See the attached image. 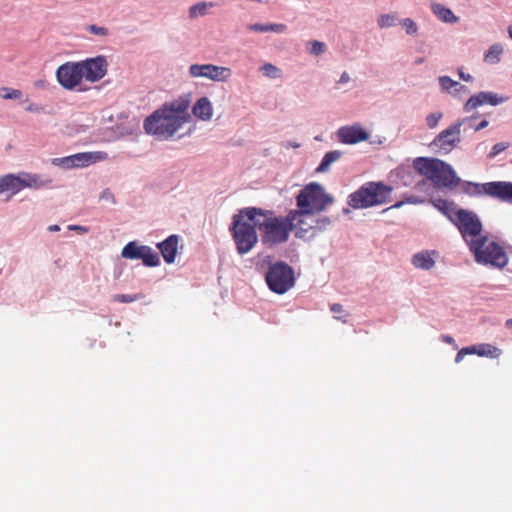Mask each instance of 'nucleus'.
<instances>
[{
  "instance_id": "f257e3e1",
  "label": "nucleus",
  "mask_w": 512,
  "mask_h": 512,
  "mask_svg": "<svg viewBox=\"0 0 512 512\" xmlns=\"http://www.w3.org/2000/svg\"><path fill=\"white\" fill-rule=\"evenodd\" d=\"M245 214L249 220L260 231L261 241L263 245L272 248L289 239L291 232V220L295 218L289 211L285 217H278L271 210H265L256 207H247Z\"/></svg>"
},
{
  "instance_id": "f03ea898",
  "label": "nucleus",
  "mask_w": 512,
  "mask_h": 512,
  "mask_svg": "<svg viewBox=\"0 0 512 512\" xmlns=\"http://www.w3.org/2000/svg\"><path fill=\"white\" fill-rule=\"evenodd\" d=\"M187 110L186 102L166 104L144 120V130L147 134L170 138L188 122L190 116Z\"/></svg>"
},
{
  "instance_id": "7ed1b4c3",
  "label": "nucleus",
  "mask_w": 512,
  "mask_h": 512,
  "mask_svg": "<svg viewBox=\"0 0 512 512\" xmlns=\"http://www.w3.org/2000/svg\"><path fill=\"white\" fill-rule=\"evenodd\" d=\"M413 167L438 189L453 190L460 183L453 168L440 159L418 157L413 161Z\"/></svg>"
},
{
  "instance_id": "20e7f679",
  "label": "nucleus",
  "mask_w": 512,
  "mask_h": 512,
  "mask_svg": "<svg viewBox=\"0 0 512 512\" xmlns=\"http://www.w3.org/2000/svg\"><path fill=\"white\" fill-rule=\"evenodd\" d=\"M334 202L332 195L326 193L324 187L311 182L305 185L296 196L297 209L290 210L294 217L304 214H319Z\"/></svg>"
},
{
  "instance_id": "39448f33",
  "label": "nucleus",
  "mask_w": 512,
  "mask_h": 512,
  "mask_svg": "<svg viewBox=\"0 0 512 512\" xmlns=\"http://www.w3.org/2000/svg\"><path fill=\"white\" fill-rule=\"evenodd\" d=\"M392 187L382 182H368L350 194L349 205L353 209H365L390 201Z\"/></svg>"
},
{
  "instance_id": "423d86ee",
  "label": "nucleus",
  "mask_w": 512,
  "mask_h": 512,
  "mask_svg": "<svg viewBox=\"0 0 512 512\" xmlns=\"http://www.w3.org/2000/svg\"><path fill=\"white\" fill-rule=\"evenodd\" d=\"M245 211H247V208L239 210L238 214L233 216L230 228L237 252L240 255L249 253L258 243L257 226L253 223V220L248 219Z\"/></svg>"
},
{
  "instance_id": "0eeeda50",
  "label": "nucleus",
  "mask_w": 512,
  "mask_h": 512,
  "mask_svg": "<svg viewBox=\"0 0 512 512\" xmlns=\"http://www.w3.org/2000/svg\"><path fill=\"white\" fill-rule=\"evenodd\" d=\"M469 250L478 264L501 269L508 263V256L504 248L486 235L478 241H472Z\"/></svg>"
},
{
  "instance_id": "6e6552de",
  "label": "nucleus",
  "mask_w": 512,
  "mask_h": 512,
  "mask_svg": "<svg viewBox=\"0 0 512 512\" xmlns=\"http://www.w3.org/2000/svg\"><path fill=\"white\" fill-rule=\"evenodd\" d=\"M463 191L469 196L488 195L512 204V182L493 181L487 183L466 182Z\"/></svg>"
},
{
  "instance_id": "1a4fd4ad",
  "label": "nucleus",
  "mask_w": 512,
  "mask_h": 512,
  "mask_svg": "<svg viewBox=\"0 0 512 512\" xmlns=\"http://www.w3.org/2000/svg\"><path fill=\"white\" fill-rule=\"evenodd\" d=\"M452 222L457 226L468 247H470L472 241H478L481 237H484L482 222L473 211L458 209Z\"/></svg>"
},
{
  "instance_id": "9d476101",
  "label": "nucleus",
  "mask_w": 512,
  "mask_h": 512,
  "mask_svg": "<svg viewBox=\"0 0 512 512\" xmlns=\"http://www.w3.org/2000/svg\"><path fill=\"white\" fill-rule=\"evenodd\" d=\"M294 271L284 262L270 266L266 274L268 287L275 293L283 294L294 285Z\"/></svg>"
},
{
  "instance_id": "9b49d317",
  "label": "nucleus",
  "mask_w": 512,
  "mask_h": 512,
  "mask_svg": "<svg viewBox=\"0 0 512 512\" xmlns=\"http://www.w3.org/2000/svg\"><path fill=\"white\" fill-rule=\"evenodd\" d=\"M469 121L463 118L441 131L431 142V146L439 153L447 154L451 152L461 142V127Z\"/></svg>"
},
{
  "instance_id": "f8f14e48",
  "label": "nucleus",
  "mask_w": 512,
  "mask_h": 512,
  "mask_svg": "<svg viewBox=\"0 0 512 512\" xmlns=\"http://www.w3.org/2000/svg\"><path fill=\"white\" fill-rule=\"evenodd\" d=\"M189 74L193 78H207L215 82H226L232 75L228 67L214 64H192L189 67Z\"/></svg>"
},
{
  "instance_id": "ddd939ff",
  "label": "nucleus",
  "mask_w": 512,
  "mask_h": 512,
  "mask_svg": "<svg viewBox=\"0 0 512 512\" xmlns=\"http://www.w3.org/2000/svg\"><path fill=\"white\" fill-rule=\"evenodd\" d=\"M58 82L66 89H73L83 79L80 62H66L58 67L56 72Z\"/></svg>"
},
{
  "instance_id": "4468645a",
  "label": "nucleus",
  "mask_w": 512,
  "mask_h": 512,
  "mask_svg": "<svg viewBox=\"0 0 512 512\" xmlns=\"http://www.w3.org/2000/svg\"><path fill=\"white\" fill-rule=\"evenodd\" d=\"M83 78L89 82L102 79L107 73V61L103 56L89 58L80 62Z\"/></svg>"
},
{
  "instance_id": "2eb2a0df",
  "label": "nucleus",
  "mask_w": 512,
  "mask_h": 512,
  "mask_svg": "<svg viewBox=\"0 0 512 512\" xmlns=\"http://www.w3.org/2000/svg\"><path fill=\"white\" fill-rule=\"evenodd\" d=\"M506 100L507 97H499L496 93L493 92H479L471 96L468 99V101L464 104V111L469 113L472 110L486 103L492 106H496L500 103L505 102Z\"/></svg>"
},
{
  "instance_id": "dca6fc26",
  "label": "nucleus",
  "mask_w": 512,
  "mask_h": 512,
  "mask_svg": "<svg viewBox=\"0 0 512 512\" xmlns=\"http://www.w3.org/2000/svg\"><path fill=\"white\" fill-rule=\"evenodd\" d=\"M337 134L340 142L345 144H356L369 139L368 132L359 124L341 127Z\"/></svg>"
},
{
  "instance_id": "f3484780",
  "label": "nucleus",
  "mask_w": 512,
  "mask_h": 512,
  "mask_svg": "<svg viewBox=\"0 0 512 512\" xmlns=\"http://www.w3.org/2000/svg\"><path fill=\"white\" fill-rule=\"evenodd\" d=\"M314 214H302L291 220V231H295V236L304 240L310 239L312 234V216Z\"/></svg>"
},
{
  "instance_id": "a211bd4d",
  "label": "nucleus",
  "mask_w": 512,
  "mask_h": 512,
  "mask_svg": "<svg viewBox=\"0 0 512 512\" xmlns=\"http://www.w3.org/2000/svg\"><path fill=\"white\" fill-rule=\"evenodd\" d=\"M438 255L435 250H422L412 256L411 263L417 269L430 270L434 267Z\"/></svg>"
},
{
  "instance_id": "6ab92c4d",
  "label": "nucleus",
  "mask_w": 512,
  "mask_h": 512,
  "mask_svg": "<svg viewBox=\"0 0 512 512\" xmlns=\"http://www.w3.org/2000/svg\"><path fill=\"white\" fill-rule=\"evenodd\" d=\"M178 243L179 237L177 235H170L164 241L158 243L157 247L166 263L171 264L175 261L178 251Z\"/></svg>"
},
{
  "instance_id": "aec40b11",
  "label": "nucleus",
  "mask_w": 512,
  "mask_h": 512,
  "mask_svg": "<svg viewBox=\"0 0 512 512\" xmlns=\"http://www.w3.org/2000/svg\"><path fill=\"white\" fill-rule=\"evenodd\" d=\"M107 158V153L97 151V152H82L74 154V160L76 168L78 167H86L90 164H94L96 162L105 160Z\"/></svg>"
},
{
  "instance_id": "412c9836",
  "label": "nucleus",
  "mask_w": 512,
  "mask_h": 512,
  "mask_svg": "<svg viewBox=\"0 0 512 512\" xmlns=\"http://www.w3.org/2000/svg\"><path fill=\"white\" fill-rule=\"evenodd\" d=\"M23 189L20 175L7 174L0 178V193L10 192L14 195Z\"/></svg>"
},
{
  "instance_id": "4be33fe9",
  "label": "nucleus",
  "mask_w": 512,
  "mask_h": 512,
  "mask_svg": "<svg viewBox=\"0 0 512 512\" xmlns=\"http://www.w3.org/2000/svg\"><path fill=\"white\" fill-rule=\"evenodd\" d=\"M193 114L203 121H208L212 118L213 108L210 100L207 97H202L193 106Z\"/></svg>"
},
{
  "instance_id": "5701e85b",
  "label": "nucleus",
  "mask_w": 512,
  "mask_h": 512,
  "mask_svg": "<svg viewBox=\"0 0 512 512\" xmlns=\"http://www.w3.org/2000/svg\"><path fill=\"white\" fill-rule=\"evenodd\" d=\"M21 184L24 188H34L39 189L46 187L52 183L50 179H42L39 175L30 174V173H21L20 174Z\"/></svg>"
},
{
  "instance_id": "b1692460",
  "label": "nucleus",
  "mask_w": 512,
  "mask_h": 512,
  "mask_svg": "<svg viewBox=\"0 0 512 512\" xmlns=\"http://www.w3.org/2000/svg\"><path fill=\"white\" fill-rule=\"evenodd\" d=\"M431 203L435 208L441 211L445 216H447L451 221L455 217V213L457 212V208L454 202L448 201L442 198L431 199Z\"/></svg>"
},
{
  "instance_id": "393cba45",
  "label": "nucleus",
  "mask_w": 512,
  "mask_h": 512,
  "mask_svg": "<svg viewBox=\"0 0 512 512\" xmlns=\"http://www.w3.org/2000/svg\"><path fill=\"white\" fill-rule=\"evenodd\" d=\"M432 12L438 17L439 20L445 23H455L458 21V17H456L452 10L439 4L432 3L431 4Z\"/></svg>"
},
{
  "instance_id": "a878e982",
  "label": "nucleus",
  "mask_w": 512,
  "mask_h": 512,
  "mask_svg": "<svg viewBox=\"0 0 512 512\" xmlns=\"http://www.w3.org/2000/svg\"><path fill=\"white\" fill-rule=\"evenodd\" d=\"M469 347L472 354H476L478 356L497 358L501 355V350L491 344H479Z\"/></svg>"
},
{
  "instance_id": "bb28decb",
  "label": "nucleus",
  "mask_w": 512,
  "mask_h": 512,
  "mask_svg": "<svg viewBox=\"0 0 512 512\" xmlns=\"http://www.w3.org/2000/svg\"><path fill=\"white\" fill-rule=\"evenodd\" d=\"M145 248V245H138L136 242H129L122 249L121 256L126 259L141 260Z\"/></svg>"
},
{
  "instance_id": "cd10ccee",
  "label": "nucleus",
  "mask_w": 512,
  "mask_h": 512,
  "mask_svg": "<svg viewBox=\"0 0 512 512\" xmlns=\"http://www.w3.org/2000/svg\"><path fill=\"white\" fill-rule=\"evenodd\" d=\"M247 28L250 31H255V32L283 33V32L286 31L287 27H286L285 24H282V23H279V24H276V23H270V24L255 23V24H249L247 26Z\"/></svg>"
},
{
  "instance_id": "c85d7f7f",
  "label": "nucleus",
  "mask_w": 512,
  "mask_h": 512,
  "mask_svg": "<svg viewBox=\"0 0 512 512\" xmlns=\"http://www.w3.org/2000/svg\"><path fill=\"white\" fill-rule=\"evenodd\" d=\"M342 154L343 153L339 150H333V151L327 152L324 155L319 166L316 168V172L323 173V172L328 171L330 166L342 157Z\"/></svg>"
},
{
  "instance_id": "c756f323",
  "label": "nucleus",
  "mask_w": 512,
  "mask_h": 512,
  "mask_svg": "<svg viewBox=\"0 0 512 512\" xmlns=\"http://www.w3.org/2000/svg\"><path fill=\"white\" fill-rule=\"evenodd\" d=\"M312 234H311V238L318 235L320 232L326 230L330 224H331V221L328 217H319V218H314L312 216Z\"/></svg>"
},
{
  "instance_id": "7c9ffc66",
  "label": "nucleus",
  "mask_w": 512,
  "mask_h": 512,
  "mask_svg": "<svg viewBox=\"0 0 512 512\" xmlns=\"http://www.w3.org/2000/svg\"><path fill=\"white\" fill-rule=\"evenodd\" d=\"M141 260L143 261L144 265L149 267L157 266L160 262L157 253H155V251L149 246H146Z\"/></svg>"
},
{
  "instance_id": "2f4dec72",
  "label": "nucleus",
  "mask_w": 512,
  "mask_h": 512,
  "mask_svg": "<svg viewBox=\"0 0 512 512\" xmlns=\"http://www.w3.org/2000/svg\"><path fill=\"white\" fill-rule=\"evenodd\" d=\"M503 53V47L500 44L492 45L485 54V61L489 63H498Z\"/></svg>"
},
{
  "instance_id": "473e14b6",
  "label": "nucleus",
  "mask_w": 512,
  "mask_h": 512,
  "mask_svg": "<svg viewBox=\"0 0 512 512\" xmlns=\"http://www.w3.org/2000/svg\"><path fill=\"white\" fill-rule=\"evenodd\" d=\"M439 84H440L441 88L445 91H449L453 87L456 88V91L466 90V86L452 80L448 76L439 77Z\"/></svg>"
},
{
  "instance_id": "72a5a7b5",
  "label": "nucleus",
  "mask_w": 512,
  "mask_h": 512,
  "mask_svg": "<svg viewBox=\"0 0 512 512\" xmlns=\"http://www.w3.org/2000/svg\"><path fill=\"white\" fill-rule=\"evenodd\" d=\"M213 7V3L199 2L189 9V16L194 18L198 15L203 16L207 13V9Z\"/></svg>"
},
{
  "instance_id": "f704fd0d",
  "label": "nucleus",
  "mask_w": 512,
  "mask_h": 512,
  "mask_svg": "<svg viewBox=\"0 0 512 512\" xmlns=\"http://www.w3.org/2000/svg\"><path fill=\"white\" fill-rule=\"evenodd\" d=\"M260 71L269 78H279L281 76L280 69L271 63H266L261 66Z\"/></svg>"
},
{
  "instance_id": "c9c22d12",
  "label": "nucleus",
  "mask_w": 512,
  "mask_h": 512,
  "mask_svg": "<svg viewBox=\"0 0 512 512\" xmlns=\"http://www.w3.org/2000/svg\"><path fill=\"white\" fill-rule=\"evenodd\" d=\"M0 96L3 99H20L22 97V92L18 89H13L9 87L0 88Z\"/></svg>"
},
{
  "instance_id": "e433bc0d",
  "label": "nucleus",
  "mask_w": 512,
  "mask_h": 512,
  "mask_svg": "<svg viewBox=\"0 0 512 512\" xmlns=\"http://www.w3.org/2000/svg\"><path fill=\"white\" fill-rule=\"evenodd\" d=\"M143 298L142 294H134V295H127V294H116L113 296L114 302L119 303H131L137 300H140Z\"/></svg>"
},
{
  "instance_id": "4c0bfd02",
  "label": "nucleus",
  "mask_w": 512,
  "mask_h": 512,
  "mask_svg": "<svg viewBox=\"0 0 512 512\" xmlns=\"http://www.w3.org/2000/svg\"><path fill=\"white\" fill-rule=\"evenodd\" d=\"M53 163L61 165L67 169L76 168L74 155L63 157V158H56L53 160Z\"/></svg>"
},
{
  "instance_id": "58836bf2",
  "label": "nucleus",
  "mask_w": 512,
  "mask_h": 512,
  "mask_svg": "<svg viewBox=\"0 0 512 512\" xmlns=\"http://www.w3.org/2000/svg\"><path fill=\"white\" fill-rule=\"evenodd\" d=\"M309 46V52L313 55H320L325 50V44L317 40L310 41Z\"/></svg>"
},
{
  "instance_id": "ea45409f",
  "label": "nucleus",
  "mask_w": 512,
  "mask_h": 512,
  "mask_svg": "<svg viewBox=\"0 0 512 512\" xmlns=\"http://www.w3.org/2000/svg\"><path fill=\"white\" fill-rule=\"evenodd\" d=\"M442 117H443V114L441 112L431 113V114L427 115V117H426L427 126L430 129L435 128L438 125V123Z\"/></svg>"
},
{
  "instance_id": "a19ab883",
  "label": "nucleus",
  "mask_w": 512,
  "mask_h": 512,
  "mask_svg": "<svg viewBox=\"0 0 512 512\" xmlns=\"http://www.w3.org/2000/svg\"><path fill=\"white\" fill-rule=\"evenodd\" d=\"M509 147V143H506V142H499V143H496L491 151L489 152L488 154V157L489 158H494L495 156H497L499 153L503 152L504 150H506L507 148Z\"/></svg>"
},
{
  "instance_id": "79ce46f5",
  "label": "nucleus",
  "mask_w": 512,
  "mask_h": 512,
  "mask_svg": "<svg viewBox=\"0 0 512 512\" xmlns=\"http://www.w3.org/2000/svg\"><path fill=\"white\" fill-rule=\"evenodd\" d=\"M402 27L405 29L407 34L413 35L417 32V26L415 22L410 18H405L402 21Z\"/></svg>"
},
{
  "instance_id": "37998d69",
  "label": "nucleus",
  "mask_w": 512,
  "mask_h": 512,
  "mask_svg": "<svg viewBox=\"0 0 512 512\" xmlns=\"http://www.w3.org/2000/svg\"><path fill=\"white\" fill-rule=\"evenodd\" d=\"M395 18L391 15H381L379 19V26L381 28L394 25Z\"/></svg>"
},
{
  "instance_id": "c03bdc74",
  "label": "nucleus",
  "mask_w": 512,
  "mask_h": 512,
  "mask_svg": "<svg viewBox=\"0 0 512 512\" xmlns=\"http://www.w3.org/2000/svg\"><path fill=\"white\" fill-rule=\"evenodd\" d=\"M472 351L470 350V347H464L461 350L458 351L455 357V362L459 363L463 360L464 356L471 355Z\"/></svg>"
},
{
  "instance_id": "a18cd8bd",
  "label": "nucleus",
  "mask_w": 512,
  "mask_h": 512,
  "mask_svg": "<svg viewBox=\"0 0 512 512\" xmlns=\"http://www.w3.org/2000/svg\"><path fill=\"white\" fill-rule=\"evenodd\" d=\"M89 31L96 34V35H101V36H106L108 34V31L106 28L104 27H99V26H96V25H90L89 26Z\"/></svg>"
},
{
  "instance_id": "49530a36",
  "label": "nucleus",
  "mask_w": 512,
  "mask_h": 512,
  "mask_svg": "<svg viewBox=\"0 0 512 512\" xmlns=\"http://www.w3.org/2000/svg\"><path fill=\"white\" fill-rule=\"evenodd\" d=\"M330 310L331 312H333L334 314H340L342 313L344 310H343V306L339 303H334L330 306Z\"/></svg>"
},
{
  "instance_id": "de8ad7c7",
  "label": "nucleus",
  "mask_w": 512,
  "mask_h": 512,
  "mask_svg": "<svg viewBox=\"0 0 512 512\" xmlns=\"http://www.w3.org/2000/svg\"><path fill=\"white\" fill-rule=\"evenodd\" d=\"M489 122L487 120H482L478 125L474 126L475 131L482 130L488 126Z\"/></svg>"
},
{
  "instance_id": "09e8293b",
  "label": "nucleus",
  "mask_w": 512,
  "mask_h": 512,
  "mask_svg": "<svg viewBox=\"0 0 512 512\" xmlns=\"http://www.w3.org/2000/svg\"><path fill=\"white\" fill-rule=\"evenodd\" d=\"M459 74V77L464 80V81H471L472 80V76L470 74H465L462 69L459 70L458 72Z\"/></svg>"
},
{
  "instance_id": "8fccbe9b",
  "label": "nucleus",
  "mask_w": 512,
  "mask_h": 512,
  "mask_svg": "<svg viewBox=\"0 0 512 512\" xmlns=\"http://www.w3.org/2000/svg\"><path fill=\"white\" fill-rule=\"evenodd\" d=\"M68 229L69 230H75V231H81V232H87V229L83 226H80V225H70L68 226Z\"/></svg>"
},
{
  "instance_id": "3c124183",
  "label": "nucleus",
  "mask_w": 512,
  "mask_h": 512,
  "mask_svg": "<svg viewBox=\"0 0 512 512\" xmlns=\"http://www.w3.org/2000/svg\"><path fill=\"white\" fill-rule=\"evenodd\" d=\"M350 80V77L347 72H343L340 76L339 83H347Z\"/></svg>"
},
{
  "instance_id": "603ef678",
  "label": "nucleus",
  "mask_w": 512,
  "mask_h": 512,
  "mask_svg": "<svg viewBox=\"0 0 512 512\" xmlns=\"http://www.w3.org/2000/svg\"><path fill=\"white\" fill-rule=\"evenodd\" d=\"M442 340L448 344H453L454 343V339L449 336V335H443L442 336Z\"/></svg>"
},
{
  "instance_id": "864d4df0",
  "label": "nucleus",
  "mask_w": 512,
  "mask_h": 512,
  "mask_svg": "<svg viewBox=\"0 0 512 512\" xmlns=\"http://www.w3.org/2000/svg\"><path fill=\"white\" fill-rule=\"evenodd\" d=\"M59 230H60V227H59V225H57V224L50 225V226L48 227V231H50V232H57V231H59Z\"/></svg>"
},
{
  "instance_id": "5fc2aeb1",
  "label": "nucleus",
  "mask_w": 512,
  "mask_h": 512,
  "mask_svg": "<svg viewBox=\"0 0 512 512\" xmlns=\"http://www.w3.org/2000/svg\"><path fill=\"white\" fill-rule=\"evenodd\" d=\"M27 111H30V112H37L39 111L38 107H35L34 105H30L26 108Z\"/></svg>"
},
{
  "instance_id": "6e6d98bb",
  "label": "nucleus",
  "mask_w": 512,
  "mask_h": 512,
  "mask_svg": "<svg viewBox=\"0 0 512 512\" xmlns=\"http://www.w3.org/2000/svg\"><path fill=\"white\" fill-rule=\"evenodd\" d=\"M409 203H413V204H416V203H422L423 201H420V200H417L416 198H408L407 200Z\"/></svg>"
},
{
  "instance_id": "4d7b16f0",
  "label": "nucleus",
  "mask_w": 512,
  "mask_h": 512,
  "mask_svg": "<svg viewBox=\"0 0 512 512\" xmlns=\"http://www.w3.org/2000/svg\"><path fill=\"white\" fill-rule=\"evenodd\" d=\"M505 325H506V327H508V328H512V319H508V320H506Z\"/></svg>"
},
{
  "instance_id": "13d9d810",
  "label": "nucleus",
  "mask_w": 512,
  "mask_h": 512,
  "mask_svg": "<svg viewBox=\"0 0 512 512\" xmlns=\"http://www.w3.org/2000/svg\"><path fill=\"white\" fill-rule=\"evenodd\" d=\"M402 204H403V202H398V203L394 204L393 206H391L389 209H391V208H399V207L402 206Z\"/></svg>"
},
{
  "instance_id": "bf43d9fd",
  "label": "nucleus",
  "mask_w": 512,
  "mask_h": 512,
  "mask_svg": "<svg viewBox=\"0 0 512 512\" xmlns=\"http://www.w3.org/2000/svg\"><path fill=\"white\" fill-rule=\"evenodd\" d=\"M508 33H509L510 38H512V25L509 26Z\"/></svg>"
},
{
  "instance_id": "052dcab7",
  "label": "nucleus",
  "mask_w": 512,
  "mask_h": 512,
  "mask_svg": "<svg viewBox=\"0 0 512 512\" xmlns=\"http://www.w3.org/2000/svg\"><path fill=\"white\" fill-rule=\"evenodd\" d=\"M293 147H299V144L293 143Z\"/></svg>"
},
{
  "instance_id": "680f3d73",
  "label": "nucleus",
  "mask_w": 512,
  "mask_h": 512,
  "mask_svg": "<svg viewBox=\"0 0 512 512\" xmlns=\"http://www.w3.org/2000/svg\"><path fill=\"white\" fill-rule=\"evenodd\" d=\"M511 162H512V160H511Z\"/></svg>"
}]
</instances>
